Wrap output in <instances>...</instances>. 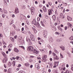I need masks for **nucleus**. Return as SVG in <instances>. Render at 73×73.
I'll return each instance as SVG.
<instances>
[{
	"label": "nucleus",
	"instance_id": "obj_1",
	"mask_svg": "<svg viewBox=\"0 0 73 73\" xmlns=\"http://www.w3.org/2000/svg\"><path fill=\"white\" fill-rule=\"evenodd\" d=\"M27 50L28 51H30V52H32L34 53L35 54H38V52L36 49L33 48V47L31 46H29L27 48Z\"/></svg>",
	"mask_w": 73,
	"mask_h": 73
},
{
	"label": "nucleus",
	"instance_id": "obj_2",
	"mask_svg": "<svg viewBox=\"0 0 73 73\" xmlns=\"http://www.w3.org/2000/svg\"><path fill=\"white\" fill-rule=\"evenodd\" d=\"M48 34V32L46 31H44L43 32V36L45 38L47 37V34Z\"/></svg>",
	"mask_w": 73,
	"mask_h": 73
},
{
	"label": "nucleus",
	"instance_id": "obj_3",
	"mask_svg": "<svg viewBox=\"0 0 73 73\" xmlns=\"http://www.w3.org/2000/svg\"><path fill=\"white\" fill-rule=\"evenodd\" d=\"M30 38L32 41H34L35 40V36L33 34H31L30 36Z\"/></svg>",
	"mask_w": 73,
	"mask_h": 73
},
{
	"label": "nucleus",
	"instance_id": "obj_4",
	"mask_svg": "<svg viewBox=\"0 0 73 73\" xmlns=\"http://www.w3.org/2000/svg\"><path fill=\"white\" fill-rule=\"evenodd\" d=\"M19 13V10L18 8L16 7L15 10V13L17 14V13Z\"/></svg>",
	"mask_w": 73,
	"mask_h": 73
},
{
	"label": "nucleus",
	"instance_id": "obj_5",
	"mask_svg": "<svg viewBox=\"0 0 73 73\" xmlns=\"http://www.w3.org/2000/svg\"><path fill=\"white\" fill-rule=\"evenodd\" d=\"M60 18L62 19H64V18H65L64 15H63V14L62 13L60 14Z\"/></svg>",
	"mask_w": 73,
	"mask_h": 73
},
{
	"label": "nucleus",
	"instance_id": "obj_6",
	"mask_svg": "<svg viewBox=\"0 0 73 73\" xmlns=\"http://www.w3.org/2000/svg\"><path fill=\"white\" fill-rule=\"evenodd\" d=\"M35 25L36 27H37L38 28H40V24L38 22H37L36 24H35Z\"/></svg>",
	"mask_w": 73,
	"mask_h": 73
},
{
	"label": "nucleus",
	"instance_id": "obj_7",
	"mask_svg": "<svg viewBox=\"0 0 73 73\" xmlns=\"http://www.w3.org/2000/svg\"><path fill=\"white\" fill-rule=\"evenodd\" d=\"M33 11H35V8L33 7H31V14H32V13L33 12Z\"/></svg>",
	"mask_w": 73,
	"mask_h": 73
},
{
	"label": "nucleus",
	"instance_id": "obj_8",
	"mask_svg": "<svg viewBox=\"0 0 73 73\" xmlns=\"http://www.w3.org/2000/svg\"><path fill=\"white\" fill-rule=\"evenodd\" d=\"M67 19L68 21H72V18L70 17L69 16H67Z\"/></svg>",
	"mask_w": 73,
	"mask_h": 73
},
{
	"label": "nucleus",
	"instance_id": "obj_9",
	"mask_svg": "<svg viewBox=\"0 0 73 73\" xmlns=\"http://www.w3.org/2000/svg\"><path fill=\"white\" fill-rule=\"evenodd\" d=\"M7 58H4L3 59V62H4L5 63V62H7Z\"/></svg>",
	"mask_w": 73,
	"mask_h": 73
},
{
	"label": "nucleus",
	"instance_id": "obj_10",
	"mask_svg": "<svg viewBox=\"0 0 73 73\" xmlns=\"http://www.w3.org/2000/svg\"><path fill=\"white\" fill-rule=\"evenodd\" d=\"M14 50L15 51V52L17 53H18V52H19V50L17 49V48H14Z\"/></svg>",
	"mask_w": 73,
	"mask_h": 73
},
{
	"label": "nucleus",
	"instance_id": "obj_11",
	"mask_svg": "<svg viewBox=\"0 0 73 73\" xmlns=\"http://www.w3.org/2000/svg\"><path fill=\"white\" fill-rule=\"evenodd\" d=\"M1 53L4 57H6V54L3 52H1Z\"/></svg>",
	"mask_w": 73,
	"mask_h": 73
},
{
	"label": "nucleus",
	"instance_id": "obj_12",
	"mask_svg": "<svg viewBox=\"0 0 73 73\" xmlns=\"http://www.w3.org/2000/svg\"><path fill=\"white\" fill-rule=\"evenodd\" d=\"M52 18L53 19V20L54 21H55V20H56V15H53L52 16Z\"/></svg>",
	"mask_w": 73,
	"mask_h": 73
},
{
	"label": "nucleus",
	"instance_id": "obj_13",
	"mask_svg": "<svg viewBox=\"0 0 73 73\" xmlns=\"http://www.w3.org/2000/svg\"><path fill=\"white\" fill-rule=\"evenodd\" d=\"M35 19H34V20L32 21V24H36V21H35Z\"/></svg>",
	"mask_w": 73,
	"mask_h": 73
},
{
	"label": "nucleus",
	"instance_id": "obj_14",
	"mask_svg": "<svg viewBox=\"0 0 73 73\" xmlns=\"http://www.w3.org/2000/svg\"><path fill=\"white\" fill-rule=\"evenodd\" d=\"M67 25H68L70 27L72 28V27H72V24H71L70 23H67Z\"/></svg>",
	"mask_w": 73,
	"mask_h": 73
},
{
	"label": "nucleus",
	"instance_id": "obj_15",
	"mask_svg": "<svg viewBox=\"0 0 73 73\" xmlns=\"http://www.w3.org/2000/svg\"><path fill=\"white\" fill-rule=\"evenodd\" d=\"M60 48H61L62 50H65V47L63 46V47H60Z\"/></svg>",
	"mask_w": 73,
	"mask_h": 73
},
{
	"label": "nucleus",
	"instance_id": "obj_16",
	"mask_svg": "<svg viewBox=\"0 0 73 73\" xmlns=\"http://www.w3.org/2000/svg\"><path fill=\"white\" fill-rule=\"evenodd\" d=\"M25 65L26 66H27V67H29V64L28 63H26L25 64Z\"/></svg>",
	"mask_w": 73,
	"mask_h": 73
},
{
	"label": "nucleus",
	"instance_id": "obj_17",
	"mask_svg": "<svg viewBox=\"0 0 73 73\" xmlns=\"http://www.w3.org/2000/svg\"><path fill=\"white\" fill-rule=\"evenodd\" d=\"M50 42H52L53 41V40L52 39V38H50L49 39Z\"/></svg>",
	"mask_w": 73,
	"mask_h": 73
},
{
	"label": "nucleus",
	"instance_id": "obj_18",
	"mask_svg": "<svg viewBox=\"0 0 73 73\" xmlns=\"http://www.w3.org/2000/svg\"><path fill=\"white\" fill-rule=\"evenodd\" d=\"M10 39L11 40V41H13V42L15 40V39H14V38H13L12 37H11L10 38Z\"/></svg>",
	"mask_w": 73,
	"mask_h": 73
},
{
	"label": "nucleus",
	"instance_id": "obj_19",
	"mask_svg": "<svg viewBox=\"0 0 73 73\" xmlns=\"http://www.w3.org/2000/svg\"><path fill=\"white\" fill-rule=\"evenodd\" d=\"M48 64L50 66H52V64L51 63H48Z\"/></svg>",
	"mask_w": 73,
	"mask_h": 73
},
{
	"label": "nucleus",
	"instance_id": "obj_20",
	"mask_svg": "<svg viewBox=\"0 0 73 73\" xmlns=\"http://www.w3.org/2000/svg\"><path fill=\"white\" fill-rule=\"evenodd\" d=\"M46 57H47L46 56V55H44L42 58H46Z\"/></svg>",
	"mask_w": 73,
	"mask_h": 73
},
{
	"label": "nucleus",
	"instance_id": "obj_21",
	"mask_svg": "<svg viewBox=\"0 0 73 73\" xmlns=\"http://www.w3.org/2000/svg\"><path fill=\"white\" fill-rule=\"evenodd\" d=\"M48 15H50V13H52V12H51V10H50V11L49 10H48Z\"/></svg>",
	"mask_w": 73,
	"mask_h": 73
},
{
	"label": "nucleus",
	"instance_id": "obj_22",
	"mask_svg": "<svg viewBox=\"0 0 73 73\" xmlns=\"http://www.w3.org/2000/svg\"><path fill=\"white\" fill-rule=\"evenodd\" d=\"M12 46V44H10L8 46V47L11 48Z\"/></svg>",
	"mask_w": 73,
	"mask_h": 73
},
{
	"label": "nucleus",
	"instance_id": "obj_23",
	"mask_svg": "<svg viewBox=\"0 0 73 73\" xmlns=\"http://www.w3.org/2000/svg\"><path fill=\"white\" fill-rule=\"evenodd\" d=\"M19 73H25V72L24 71H21L19 72Z\"/></svg>",
	"mask_w": 73,
	"mask_h": 73
},
{
	"label": "nucleus",
	"instance_id": "obj_24",
	"mask_svg": "<svg viewBox=\"0 0 73 73\" xmlns=\"http://www.w3.org/2000/svg\"><path fill=\"white\" fill-rule=\"evenodd\" d=\"M40 23H41L42 24V26H43V27H44V26H45L44 25V23H43V22H42V21H41Z\"/></svg>",
	"mask_w": 73,
	"mask_h": 73
},
{
	"label": "nucleus",
	"instance_id": "obj_25",
	"mask_svg": "<svg viewBox=\"0 0 73 73\" xmlns=\"http://www.w3.org/2000/svg\"><path fill=\"white\" fill-rule=\"evenodd\" d=\"M39 64H38L36 63L35 64V67L36 68H37L38 67V65Z\"/></svg>",
	"mask_w": 73,
	"mask_h": 73
},
{
	"label": "nucleus",
	"instance_id": "obj_26",
	"mask_svg": "<svg viewBox=\"0 0 73 73\" xmlns=\"http://www.w3.org/2000/svg\"><path fill=\"white\" fill-rule=\"evenodd\" d=\"M43 61H44V62H46V61H47V60L45 58H43Z\"/></svg>",
	"mask_w": 73,
	"mask_h": 73
},
{
	"label": "nucleus",
	"instance_id": "obj_27",
	"mask_svg": "<svg viewBox=\"0 0 73 73\" xmlns=\"http://www.w3.org/2000/svg\"><path fill=\"white\" fill-rule=\"evenodd\" d=\"M69 40H73V38L72 37H70L69 38Z\"/></svg>",
	"mask_w": 73,
	"mask_h": 73
},
{
	"label": "nucleus",
	"instance_id": "obj_28",
	"mask_svg": "<svg viewBox=\"0 0 73 73\" xmlns=\"http://www.w3.org/2000/svg\"><path fill=\"white\" fill-rule=\"evenodd\" d=\"M48 3L49 5H50V6H51V5H52V3H51V2H48Z\"/></svg>",
	"mask_w": 73,
	"mask_h": 73
},
{
	"label": "nucleus",
	"instance_id": "obj_29",
	"mask_svg": "<svg viewBox=\"0 0 73 73\" xmlns=\"http://www.w3.org/2000/svg\"><path fill=\"white\" fill-rule=\"evenodd\" d=\"M53 55L54 56V57H56L57 56V55H56V54L55 53H53Z\"/></svg>",
	"mask_w": 73,
	"mask_h": 73
},
{
	"label": "nucleus",
	"instance_id": "obj_30",
	"mask_svg": "<svg viewBox=\"0 0 73 73\" xmlns=\"http://www.w3.org/2000/svg\"><path fill=\"white\" fill-rule=\"evenodd\" d=\"M67 29H68V27L67 26H65V30L66 31L67 30Z\"/></svg>",
	"mask_w": 73,
	"mask_h": 73
},
{
	"label": "nucleus",
	"instance_id": "obj_31",
	"mask_svg": "<svg viewBox=\"0 0 73 73\" xmlns=\"http://www.w3.org/2000/svg\"><path fill=\"white\" fill-rule=\"evenodd\" d=\"M44 8H43V10L45 12H46V8H45V9H44Z\"/></svg>",
	"mask_w": 73,
	"mask_h": 73
},
{
	"label": "nucleus",
	"instance_id": "obj_32",
	"mask_svg": "<svg viewBox=\"0 0 73 73\" xmlns=\"http://www.w3.org/2000/svg\"><path fill=\"white\" fill-rule=\"evenodd\" d=\"M37 20L38 21H39V20H40V18L39 17H38L37 18Z\"/></svg>",
	"mask_w": 73,
	"mask_h": 73
},
{
	"label": "nucleus",
	"instance_id": "obj_33",
	"mask_svg": "<svg viewBox=\"0 0 73 73\" xmlns=\"http://www.w3.org/2000/svg\"><path fill=\"white\" fill-rule=\"evenodd\" d=\"M72 70L73 71V64L72 65V67L71 68Z\"/></svg>",
	"mask_w": 73,
	"mask_h": 73
},
{
	"label": "nucleus",
	"instance_id": "obj_34",
	"mask_svg": "<svg viewBox=\"0 0 73 73\" xmlns=\"http://www.w3.org/2000/svg\"><path fill=\"white\" fill-rule=\"evenodd\" d=\"M55 57H56L55 58L57 60H58V59H59V58H58V57L57 56H56Z\"/></svg>",
	"mask_w": 73,
	"mask_h": 73
},
{
	"label": "nucleus",
	"instance_id": "obj_35",
	"mask_svg": "<svg viewBox=\"0 0 73 73\" xmlns=\"http://www.w3.org/2000/svg\"><path fill=\"white\" fill-rule=\"evenodd\" d=\"M55 34L56 35H60V33H57V32H56L55 33Z\"/></svg>",
	"mask_w": 73,
	"mask_h": 73
},
{
	"label": "nucleus",
	"instance_id": "obj_36",
	"mask_svg": "<svg viewBox=\"0 0 73 73\" xmlns=\"http://www.w3.org/2000/svg\"><path fill=\"white\" fill-rule=\"evenodd\" d=\"M22 8L23 9H25V6L23 5L21 6Z\"/></svg>",
	"mask_w": 73,
	"mask_h": 73
},
{
	"label": "nucleus",
	"instance_id": "obj_37",
	"mask_svg": "<svg viewBox=\"0 0 73 73\" xmlns=\"http://www.w3.org/2000/svg\"><path fill=\"white\" fill-rule=\"evenodd\" d=\"M25 28L26 29H28V27H27V25L25 26Z\"/></svg>",
	"mask_w": 73,
	"mask_h": 73
},
{
	"label": "nucleus",
	"instance_id": "obj_38",
	"mask_svg": "<svg viewBox=\"0 0 73 73\" xmlns=\"http://www.w3.org/2000/svg\"><path fill=\"white\" fill-rule=\"evenodd\" d=\"M26 23L27 24V25H29V22L28 21H26Z\"/></svg>",
	"mask_w": 73,
	"mask_h": 73
},
{
	"label": "nucleus",
	"instance_id": "obj_39",
	"mask_svg": "<svg viewBox=\"0 0 73 73\" xmlns=\"http://www.w3.org/2000/svg\"><path fill=\"white\" fill-rule=\"evenodd\" d=\"M19 56H17L16 57V59H17V60H18V59H19Z\"/></svg>",
	"mask_w": 73,
	"mask_h": 73
},
{
	"label": "nucleus",
	"instance_id": "obj_40",
	"mask_svg": "<svg viewBox=\"0 0 73 73\" xmlns=\"http://www.w3.org/2000/svg\"><path fill=\"white\" fill-rule=\"evenodd\" d=\"M60 57H61L62 58H63V56L61 53L60 54Z\"/></svg>",
	"mask_w": 73,
	"mask_h": 73
},
{
	"label": "nucleus",
	"instance_id": "obj_41",
	"mask_svg": "<svg viewBox=\"0 0 73 73\" xmlns=\"http://www.w3.org/2000/svg\"><path fill=\"white\" fill-rule=\"evenodd\" d=\"M45 18L46 19H48V16H47L46 15H45Z\"/></svg>",
	"mask_w": 73,
	"mask_h": 73
},
{
	"label": "nucleus",
	"instance_id": "obj_42",
	"mask_svg": "<svg viewBox=\"0 0 73 73\" xmlns=\"http://www.w3.org/2000/svg\"><path fill=\"white\" fill-rule=\"evenodd\" d=\"M21 48H22V49H25V47H24L23 46H22V47H21Z\"/></svg>",
	"mask_w": 73,
	"mask_h": 73
},
{
	"label": "nucleus",
	"instance_id": "obj_43",
	"mask_svg": "<svg viewBox=\"0 0 73 73\" xmlns=\"http://www.w3.org/2000/svg\"><path fill=\"white\" fill-rule=\"evenodd\" d=\"M4 72H7V69H5L4 70Z\"/></svg>",
	"mask_w": 73,
	"mask_h": 73
},
{
	"label": "nucleus",
	"instance_id": "obj_44",
	"mask_svg": "<svg viewBox=\"0 0 73 73\" xmlns=\"http://www.w3.org/2000/svg\"><path fill=\"white\" fill-rule=\"evenodd\" d=\"M16 61H13V63H14V66H15V62Z\"/></svg>",
	"mask_w": 73,
	"mask_h": 73
},
{
	"label": "nucleus",
	"instance_id": "obj_45",
	"mask_svg": "<svg viewBox=\"0 0 73 73\" xmlns=\"http://www.w3.org/2000/svg\"><path fill=\"white\" fill-rule=\"evenodd\" d=\"M24 27H23L22 28L21 30L22 31H24Z\"/></svg>",
	"mask_w": 73,
	"mask_h": 73
},
{
	"label": "nucleus",
	"instance_id": "obj_46",
	"mask_svg": "<svg viewBox=\"0 0 73 73\" xmlns=\"http://www.w3.org/2000/svg\"><path fill=\"white\" fill-rule=\"evenodd\" d=\"M33 60H32V59H30L29 60V62H32V61H33Z\"/></svg>",
	"mask_w": 73,
	"mask_h": 73
},
{
	"label": "nucleus",
	"instance_id": "obj_47",
	"mask_svg": "<svg viewBox=\"0 0 73 73\" xmlns=\"http://www.w3.org/2000/svg\"><path fill=\"white\" fill-rule=\"evenodd\" d=\"M57 25V23H54V25L55 26H56V25Z\"/></svg>",
	"mask_w": 73,
	"mask_h": 73
},
{
	"label": "nucleus",
	"instance_id": "obj_48",
	"mask_svg": "<svg viewBox=\"0 0 73 73\" xmlns=\"http://www.w3.org/2000/svg\"><path fill=\"white\" fill-rule=\"evenodd\" d=\"M49 53L50 54H51V53H52V51L51 50L49 51Z\"/></svg>",
	"mask_w": 73,
	"mask_h": 73
},
{
	"label": "nucleus",
	"instance_id": "obj_49",
	"mask_svg": "<svg viewBox=\"0 0 73 73\" xmlns=\"http://www.w3.org/2000/svg\"><path fill=\"white\" fill-rule=\"evenodd\" d=\"M39 16L40 17H41V14H40L39 15Z\"/></svg>",
	"mask_w": 73,
	"mask_h": 73
},
{
	"label": "nucleus",
	"instance_id": "obj_50",
	"mask_svg": "<svg viewBox=\"0 0 73 73\" xmlns=\"http://www.w3.org/2000/svg\"><path fill=\"white\" fill-rule=\"evenodd\" d=\"M2 16L3 17V18H4V17H5V15H2Z\"/></svg>",
	"mask_w": 73,
	"mask_h": 73
},
{
	"label": "nucleus",
	"instance_id": "obj_51",
	"mask_svg": "<svg viewBox=\"0 0 73 73\" xmlns=\"http://www.w3.org/2000/svg\"><path fill=\"white\" fill-rule=\"evenodd\" d=\"M54 63H55V65H57V62H55Z\"/></svg>",
	"mask_w": 73,
	"mask_h": 73
},
{
	"label": "nucleus",
	"instance_id": "obj_52",
	"mask_svg": "<svg viewBox=\"0 0 73 73\" xmlns=\"http://www.w3.org/2000/svg\"><path fill=\"white\" fill-rule=\"evenodd\" d=\"M58 1L59 3H61V0H58Z\"/></svg>",
	"mask_w": 73,
	"mask_h": 73
},
{
	"label": "nucleus",
	"instance_id": "obj_53",
	"mask_svg": "<svg viewBox=\"0 0 73 73\" xmlns=\"http://www.w3.org/2000/svg\"><path fill=\"white\" fill-rule=\"evenodd\" d=\"M4 66L5 68H7V66H6V65H5V64H4Z\"/></svg>",
	"mask_w": 73,
	"mask_h": 73
},
{
	"label": "nucleus",
	"instance_id": "obj_54",
	"mask_svg": "<svg viewBox=\"0 0 73 73\" xmlns=\"http://www.w3.org/2000/svg\"><path fill=\"white\" fill-rule=\"evenodd\" d=\"M30 67L31 68H32V67H33V65H30Z\"/></svg>",
	"mask_w": 73,
	"mask_h": 73
},
{
	"label": "nucleus",
	"instance_id": "obj_55",
	"mask_svg": "<svg viewBox=\"0 0 73 73\" xmlns=\"http://www.w3.org/2000/svg\"><path fill=\"white\" fill-rule=\"evenodd\" d=\"M17 31H20V29H19L17 30Z\"/></svg>",
	"mask_w": 73,
	"mask_h": 73
},
{
	"label": "nucleus",
	"instance_id": "obj_56",
	"mask_svg": "<svg viewBox=\"0 0 73 73\" xmlns=\"http://www.w3.org/2000/svg\"><path fill=\"white\" fill-rule=\"evenodd\" d=\"M15 15H14V14H13V15H12V17H15Z\"/></svg>",
	"mask_w": 73,
	"mask_h": 73
},
{
	"label": "nucleus",
	"instance_id": "obj_57",
	"mask_svg": "<svg viewBox=\"0 0 73 73\" xmlns=\"http://www.w3.org/2000/svg\"><path fill=\"white\" fill-rule=\"evenodd\" d=\"M15 32H13V33H12V35H15Z\"/></svg>",
	"mask_w": 73,
	"mask_h": 73
},
{
	"label": "nucleus",
	"instance_id": "obj_58",
	"mask_svg": "<svg viewBox=\"0 0 73 73\" xmlns=\"http://www.w3.org/2000/svg\"><path fill=\"white\" fill-rule=\"evenodd\" d=\"M59 29L60 31H62V29L61 28H60Z\"/></svg>",
	"mask_w": 73,
	"mask_h": 73
},
{
	"label": "nucleus",
	"instance_id": "obj_59",
	"mask_svg": "<svg viewBox=\"0 0 73 73\" xmlns=\"http://www.w3.org/2000/svg\"><path fill=\"white\" fill-rule=\"evenodd\" d=\"M0 27H2V23H0Z\"/></svg>",
	"mask_w": 73,
	"mask_h": 73
},
{
	"label": "nucleus",
	"instance_id": "obj_60",
	"mask_svg": "<svg viewBox=\"0 0 73 73\" xmlns=\"http://www.w3.org/2000/svg\"><path fill=\"white\" fill-rule=\"evenodd\" d=\"M45 0L43 1V4H45Z\"/></svg>",
	"mask_w": 73,
	"mask_h": 73
},
{
	"label": "nucleus",
	"instance_id": "obj_61",
	"mask_svg": "<svg viewBox=\"0 0 73 73\" xmlns=\"http://www.w3.org/2000/svg\"><path fill=\"white\" fill-rule=\"evenodd\" d=\"M35 3L36 4H38V3L37 2V1H35Z\"/></svg>",
	"mask_w": 73,
	"mask_h": 73
},
{
	"label": "nucleus",
	"instance_id": "obj_62",
	"mask_svg": "<svg viewBox=\"0 0 73 73\" xmlns=\"http://www.w3.org/2000/svg\"><path fill=\"white\" fill-rule=\"evenodd\" d=\"M66 73H69V70H67L66 71Z\"/></svg>",
	"mask_w": 73,
	"mask_h": 73
},
{
	"label": "nucleus",
	"instance_id": "obj_63",
	"mask_svg": "<svg viewBox=\"0 0 73 73\" xmlns=\"http://www.w3.org/2000/svg\"><path fill=\"white\" fill-rule=\"evenodd\" d=\"M60 26L61 27H64V25H60Z\"/></svg>",
	"mask_w": 73,
	"mask_h": 73
},
{
	"label": "nucleus",
	"instance_id": "obj_64",
	"mask_svg": "<svg viewBox=\"0 0 73 73\" xmlns=\"http://www.w3.org/2000/svg\"><path fill=\"white\" fill-rule=\"evenodd\" d=\"M14 38H15V39L17 38V36H15L14 37Z\"/></svg>",
	"mask_w": 73,
	"mask_h": 73
}]
</instances>
